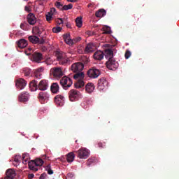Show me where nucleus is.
<instances>
[{
	"label": "nucleus",
	"mask_w": 179,
	"mask_h": 179,
	"mask_svg": "<svg viewBox=\"0 0 179 179\" xmlns=\"http://www.w3.org/2000/svg\"><path fill=\"white\" fill-rule=\"evenodd\" d=\"M80 61H81V64H83L84 66L87 65V64H89V62H90L89 57H87V56H83L81 57Z\"/></svg>",
	"instance_id": "31"
},
{
	"label": "nucleus",
	"mask_w": 179,
	"mask_h": 179,
	"mask_svg": "<svg viewBox=\"0 0 179 179\" xmlns=\"http://www.w3.org/2000/svg\"><path fill=\"white\" fill-rule=\"evenodd\" d=\"M118 62H117L115 59H109L106 62V67L110 71H115V69L118 68Z\"/></svg>",
	"instance_id": "6"
},
{
	"label": "nucleus",
	"mask_w": 179,
	"mask_h": 179,
	"mask_svg": "<svg viewBox=\"0 0 179 179\" xmlns=\"http://www.w3.org/2000/svg\"><path fill=\"white\" fill-rule=\"evenodd\" d=\"M93 57L94 59H96V61H101V59L104 58V53L100 50H98L94 52Z\"/></svg>",
	"instance_id": "18"
},
{
	"label": "nucleus",
	"mask_w": 179,
	"mask_h": 179,
	"mask_svg": "<svg viewBox=\"0 0 179 179\" xmlns=\"http://www.w3.org/2000/svg\"><path fill=\"white\" fill-rule=\"evenodd\" d=\"M27 41L25 39H20L17 42V45L19 47V48H26L27 47Z\"/></svg>",
	"instance_id": "19"
},
{
	"label": "nucleus",
	"mask_w": 179,
	"mask_h": 179,
	"mask_svg": "<svg viewBox=\"0 0 179 179\" xmlns=\"http://www.w3.org/2000/svg\"><path fill=\"white\" fill-rule=\"evenodd\" d=\"M66 27H69V24H66Z\"/></svg>",
	"instance_id": "57"
},
{
	"label": "nucleus",
	"mask_w": 179,
	"mask_h": 179,
	"mask_svg": "<svg viewBox=\"0 0 179 179\" xmlns=\"http://www.w3.org/2000/svg\"><path fill=\"white\" fill-rule=\"evenodd\" d=\"M98 146H99V148H104V146H103V143H98Z\"/></svg>",
	"instance_id": "53"
},
{
	"label": "nucleus",
	"mask_w": 179,
	"mask_h": 179,
	"mask_svg": "<svg viewBox=\"0 0 179 179\" xmlns=\"http://www.w3.org/2000/svg\"><path fill=\"white\" fill-rule=\"evenodd\" d=\"M63 100H64V96H62V95H57L55 97V101L56 104H57L58 106H61V103H62Z\"/></svg>",
	"instance_id": "28"
},
{
	"label": "nucleus",
	"mask_w": 179,
	"mask_h": 179,
	"mask_svg": "<svg viewBox=\"0 0 179 179\" xmlns=\"http://www.w3.org/2000/svg\"><path fill=\"white\" fill-rule=\"evenodd\" d=\"M52 30L53 33H59L62 28L61 27H53Z\"/></svg>",
	"instance_id": "38"
},
{
	"label": "nucleus",
	"mask_w": 179,
	"mask_h": 179,
	"mask_svg": "<svg viewBox=\"0 0 179 179\" xmlns=\"http://www.w3.org/2000/svg\"><path fill=\"white\" fill-rule=\"evenodd\" d=\"M46 170L48 171V174H49L50 176H51V174H54V171H52V169H51V165L50 164H48L47 166H46Z\"/></svg>",
	"instance_id": "37"
},
{
	"label": "nucleus",
	"mask_w": 179,
	"mask_h": 179,
	"mask_svg": "<svg viewBox=\"0 0 179 179\" xmlns=\"http://www.w3.org/2000/svg\"><path fill=\"white\" fill-rule=\"evenodd\" d=\"M29 97H30V95H29V93L27 92H23L18 96V99H19V101H20V103H25V101H29Z\"/></svg>",
	"instance_id": "15"
},
{
	"label": "nucleus",
	"mask_w": 179,
	"mask_h": 179,
	"mask_svg": "<svg viewBox=\"0 0 179 179\" xmlns=\"http://www.w3.org/2000/svg\"><path fill=\"white\" fill-rule=\"evenodd\" d=\"M85 90L87 93H92L94 90V84L93 83H88L85 85Z\"/></svg>",
	"instance_id": "20"
},
{
	"label": "nucleus",
	"mask_w": 179,
	"mask_h": 179,
	"mask_svg": "<svg viewBox=\"0 0 179 179\" xmlns=\"http://www.w3.org/2000/svg\"><path fill=\"white\" fill-rule=\"evenodd\" d=\"M32 59L35 62L40 64L43 61V54L36 52L32 55Z\"/></svg>",
	"instance_id": "16"
},
{
	"label": "nucleus",
	"mask_w": 179,
	"mask_h": 179,
	"mask_svg": "<svg viewBox=\"0 0 179 179\" xmlns=\"http://www.w3.org/2000/svg\"><path fill=\"white\" fill-rule=\"evenodd\" d=\"M73 82L72 79L69 77L64 76L60 80V85L62 86L64 90H67L69 87L72 86Z\"/></svg>",
	"instance_id": "4"
},
{
	"label": "nucleus",
	"mask_w": 179,
	"mask_h": 179,
	"mask_svg": "<svg viewBox=\"0 0 179 179\" xmlns=\"http://www.w3.org/2000/svg\"><path fill=\"white\" fill-rule=\"evenodd\" d=\"M67 2H78V0H66Z\"/></svg>",
	"instance_id": "54"
},
{
	"label": "nucleus",
	"mask_w": 179,
	"mask_h": 179,
	"mask_svg": "<svg viewBox=\"0 0 179 179\" xmlns=\"http://www.w3.org/2000/svg\"><path fill=\"white\" fill-rule=\"evenodd\" d=\"M93 163H94L93 159H89L87 160V166L88 167H90V166H92V164H93Z\"/></svg>",
	"instance_id": "41"
},
{
	"label": "nucleus",
	"mask_w": 179,
	"mask_h": 179,
	"mask_svg": "<svg viewBox=\"0 0 179 179\" xmlns=\"http://www.w3.org/2000/svg\"><path fill=\"white\" fill-rule=\"evenodd\" d=\"M29 87H35L36 90H37V89H38V85H37V81H36L34 80L31 81L29 83Z\"/></svg>",
	"instance_id": "33"
},
{
	"label": "nucleus",
	"mask_w": 179,
	"mask_h": 179,
	"mask_svg": "<svg viewBox=\"0 0 179 179\" xmlns=\"http://www.w3.org/2000/svg\"><path fill=\"white\" fill-rule=\"evenodd\" d=\"M82 96L80 92L76 90H71L69 92V99L70 101H77Z\"/></svg>",
	"instance_id": "5"
},
{
	"label": "nucleus",
	"mask_w": 179,
	"mask_h": 179,
	"mask_svg": "<svg viewBox=\"0 0 179 179\" xmlns=\"http://www.w3.org/2000/svg\"><path fill=\"white\" fill-rule=\"evenodd\" d=\"M85 66L80 62L74 63L71 65V71L76 73L73 75V78L77 80L75 83L76 89H82L85 87V73L82 72Z\"/></svg>",
	"instance_id": "1"
},
{
	"label": "nucleus",
	"mask_w": 179,
	"mask_h": 179,
	"mask_svg": "<svg viewBox=\"0 0 179 179\" xmlns=\"http://www.w3.org/2000/svg\"><path fill=\"white\" fill-rule=\"evenodd\" d=\"M47 178V173H43L41 175V176L39 177V179H45Z\"/></svg>",
	"instance_id": "45"
},
{
	"label": "nucleus",
	"mask_w": 179,
	"mask_h": 179,
	"mask_svg": "<svg viewBox=\"0 0 179 179\" xmlns=\"http://www.w3.org/2000/svg\"><path fill=\"white\" fill-rule=\"evenodd\" d=\"M34 162L36 164V167L43 166V164H44V161H43V159H37L34 161Z\"/></svg>",
	"instance_id": "34"
},
{
	"label": "nucleus",
	"mask_w": 179,
	"mask_h": 179,
	"mask_svg": "<svg viewBox=\"0 0 179 179\" xmlns=\"http://www.w3.org/2000/svg\"><path fill=\"white\" fill-rule=\"evenodd\" d=\"M59 21H57V24H62L64 23V20H62V18H59Z\"/></svg>",
	"instance_id": "48"
},
{
	"label": "nucleus",
	"mask_w": 179,
	"mask_h": 179,
	"mask_svg": "<svg viewBox=\"0 0 179 179\" xmlns=\"http://www.w3.org/2000/svg\"><path fill=\"white\" fill-rule=\"evenodd\" d=\"M50 73H52L56 79H59V78H62V76H64V72H62V69H61V67H55L51 69Z\"/></svg>",
	"instance_id": "7"
},
{
	"label": "nucleus",
	"mask_w": 179,
	"mask_h": 179,
	"mask_svg": "<svg viewBox=\"0 0 179 179\" xmlns=\"http://www.w3.org/2000/svg\"><path fill=\"white\" fill-rule=\"evenodd\" d=\"M24 10L26 12H30V8L29 6H25Z\"/></svg>",
	"instance_id": "52"
},
{
	"label": "nucleus",
	"mask_w": 179,
	"mask_h": 179,
	"mask_svg": "<svg viewBox=\"0 0 179 179\" xmlns=\"http://www.w3.org/2000/svg\"><path fill=\"white\" fill-rule=\"evenodd\" d=\"M77 153V157L79 159H87L89 157V150L86 148H80L78 151H75Z\"/></svg>",
	"instance_id": "8"
},
{
	"label": "nucleus",
	"mask_w": 179,
	"mask_h": 179,
	"mask_svg": "<svg viewBox=\"0 0 179 179\" xmlns=\"http://www.w3.org/2000/svg\"><path fill=\"white\" fill-rule=\"evenodd\" d=\"M66 160L68 163H72V162L75 160V153H73V152H69L66 155Z\"/></svg>",
	"instance_id": "27"
},
{
	"label": "nucleus",
	"mask_w": 179,
	"mask_h": 179,
	"mask_svg": "<svg viewBox=\"0 0 179 179\" xmlns=\"http://www.w3.org/2000/svg\"><path fill=\"white\" fill-rule=\"evenodd\" d=\"M36 72H38L39 73H41V72H43V71H44V69L43 67L38 68L36 70H34Z\"/></svg>",
	"instance_id": "46"
},
{
	"label": "nucleus",
	"mask_w": 179,
	"mask_h": 179,
	"mask_svg": "<svg viewBox=\"0 0 179 179\" xmlns=\"http://www.w3.org/2000/svg\"><path fill=\"white\" fill-rule=\"evenodd\" d=\"M63 38L68 45H73V44H76V43H79V41L82 40V38L80 37L74 38L73 39L71 38L70 34H65L63 35Z\"/></svg>",
	"instance_id": "3"
},
{
	"label": "nucleus",
	"mask_w": 179,
	"mask_h": 179,
	"mask_svg": "<svg viewBox=\"0 0 179 179\" xmlns=\"http://www.w3.org/2000/svg\"><path fill=\"white\" fill-rule=\"evenodd\" d=\"M29 169L32 170V171H38L37 165L34 161H30L28 162Z\"/></svg>",
	"instance_id": "23"
},
{
	"label": "nucleus",
	"mask_w": 179,
	"mask_h": 179,
	"mask_svg": "<svg viewBox=\"0 0 179 179\" xmlns=\"http://www.w3.org/2000/svg\"><path fill=\"white\" fill-rule=\"evenodd\" d=\"M124 57H125L126 59H128V58H129V57H131V51L127 50L124 54Z\"/></svg>",
	"instance_id": "42"
},
{
	"label": "nucleus",
	"mask_w": 179,
	"mask_h": 179,
	"mask_svg": "<svg viewBox=\"0 0 179 179\" xmlns=\"http://www.w3.org/2000/svg\"><path fill=\"white\" fill-rule=\"evenodd\" d=\"M114 57V52H113L111 49L106 50L105 52V57L107 59H113L114 57Z\"/></svg>",
	"instance_id": "21"
},
{
	"label": "nucleus",
	"mask_w": 179,
	"mask_h": 179,
	"mask_svg": "<svg viewBox=\"0 0 179 179\" xmlns=\"http://www.w3.org/2000/svg\"><path fill=\"white\" fill-rule=\"evenodd\" d=\"M51 19H52V14L48 13L47 15H46V20L48 22H50L51 20Z\"/></svg>",
	"instance_id": "40"
},
{
	"label": "nucleus",
	"mask_w": 179,
	"mask_h": 179,
	"mask_svg": "<svg viewBox=\"0 0 179 179\" xmlns=\"http://www.w3.org/2000/svg\"><path fill=\"white\" fill-rule=\"evenodd\" d=\"M14 162H15V163H19V157H15L14 159Z\"/></svg>",
	"instance_id": "51"
},
{
	"label": "nucleus",
	"mask_w": 179,
	"mask_h": 179,
	"mask_svg": "<svg viewBox=\"0 0 179 179\" xmlns=\"http://www.w3.org/2000/svg\"><path fill=\"white\" fill-rule=\"evenodd\" d=\"M52 93L57 94L59 92V85L57 83H53L50 87Z\"/></svg>",
	"instance_id": "22"
},
{
	"label": "nucleus",
	"mask_w": 179,
	"mask_h": 179,
	"mask_svg": "<svg viewBox=\"0 0 179 179\" xmlns=\"http://www.w3.org/2000/svg\"><path fill=\"white\" fill-rule=\"evenodd\" d=\"M107 12L106 11V10L101 8L98 10L96 13H95V16L96 17H103V16H106Z\"/></svg>",
	"instance_id": "24"
},
{
	"label": "nucleus",
	"mask_w": 179,
	"mask_h": 179,
	"mask_svg": "<svg viewBox=\"0 0 179 179\" xmlns=\"http://www.w3.org/2000/svg\"><path fill=\"white\" fill-rule=\"evenodd\" d=\"M100 70L96 69V68H92L90 69L87 71V75L89 78H91L92 79H96L100 76Z\"/></svg>",
	"instance_id": "9"
},
{
	"label": "nucleus",
	"mask_w": 179,
	"mask_h": 179,
	"mask_svg": "<svg viewBox=\"0 0 179 179\" xmlns=\"http://www.w3.org/2000/svg\"><path fill=\"white\" fill-rule=\"evenodd\" d=\"M37 1H44V0H37Z\"/></svg>",
	"instance_id": "58"
},
{
	"label": "nucleus",
	"mask_w": 179,
	"mask_h": 179,
	"mask_svg": "<svg viewBox=\"0 0 179 179\" xmlns=\"http://www.w3.org/2000/svg\"><path fill=\"white\" fill-rule=\"evenodd\" d=\"M86 34H87V36H93L94 33L92 32L91 31H87L86 32Z\"/></svg>",
	"instance_id": "50"
},
{
	"label": "nucleus",
	"mask_w": 179,
	"mask_h": 179,
	"mask_svg": "<svg viewBox=\"0 0 179 179\" xmlns=\"http://www.w3.org/2000/svg\"><path fill=\"white\" fill-rule=\"evenodd\" d=\"M50 95L46 92H41L38 94V99L40 100L41 103L45 101V100H48Z\"/></svg>",
	"instance_id": "17"
},
{
	"label": "nucleus",
	"mask_w": 179,
	"mask_h": 179,
	"mask_svg": "<svg viewBox=\"0 0 179 179\" xmlns=\"http://www.w3.org/2000/svg\"><path fill=\"white\" fill-rule=\"evenodd\" d=\"M76 24L77 27H82L83 24V17H78L76 19Z\"/></svg>",
	"instance_id": "30"
},
{
	"label": "nucleus",
	"mask_w": 179,
	"mask_h": 179,
	"mask_svg": "<svg viewBox=\"0 0 179 179\" xmlns=\"http://www.w3.org/2000/svg\"><path fill=\"white\" fill-rule=\"evenodd\" d=\"M28 178H29V179H33V178H34V174H33V173H29V174L28 175Z\"/></svg>",
	"instance_id": "49"
},
{
	"label": "nucleus",
	"mask_w": 179,
	"mask_h": 179,
	"mask_svg": "<svg viewBox=\"0 0 179 179\" xmlns=\"http://www.w3.org/2000/svg\"><path fill=\"white\" fill-rule=\"evenodd\" d=\"M55 6H56L57 9H60V10H62V8H64V4L59 1H56L55 3Z\"/></svg>",
	"instance_id": "35"
},
{
	"label": "nucleus",
	"mask_w": 179,
	"mask_h": 179,
	"mask_svg": "<svg viewBox=\"0 0 179 179\" xmlns=\"http://www.w3.org/2000/svg\"><path fill=\"white\" fill-rule=\"evenodd\" d=\"M27 85V82L25 81L23 78H19L16 80L15 86L17 87V89H20V90H22V89H24Z\"/></svg>",
	"instance_id": "11"
},
{
	"label": "nucleus",
	"mask_w": 179,
	"mask_h": 179,
	"mask_svg": "<svg viewBox=\"0 0 179 179\" xmlns=\"http://www.w3.org/2000/svg\"><path fill=\"white\" fill-rule=\"evenodd\" d=\"M49 13H50L51 15H55V13H57V9H55V8H51Z\"/></svg>",
	"instance_id": "44"
},
{
	"label": "nucleus",
	"mask_w": 179,
	"mask_h": 179,
	"mask_svg": "<svg viewBox=\"0 0 179 179\" xmlns=\"http://www.w3.org/2000/svg\"><path fill=\"white\" fill-rule=\"evenodd\" d=\"M73 8V5L72 3H69V5H64L62 7V10H69V9H72Z\"/></svg>",
	"instance_id": "36"
},
{
	"label": "nucleus",
	"mask_w": 179,
	"mask_h": 179,
	"mask_svg": "<svg viewBox=\"0 0 179 179\" xmlns=\"http://www.w3.org/2000/svg\"><path fill=\"white\" fill-rule=\"evenodd\" d=\"M32 31L34 34H36V36H41V34L43 33V28H39L36 26L33 27Z\"/></svg>",
	"instance_id": "25"
},
{
	"label": "nucleus",
	"mask_w": 179,
	"mask_h": 179,
	"mask_svg": "<svg viewBox=\"0 0 179 179\" xmlns=\"http://www.w3.org/2000/svg\"><path fill=\"white\" fill-rule=\"evenodd\" d=\"M45 43V41H44V38H39V41H38V44H44Z\"/></svg>",
	"instance_id": "47"
},
{
	"label": "nucleus",
	"mask_w": 179,
	"mask_h": 179,
	"mask_svg": "<svg viewBox=\"0 0 179 179\" xmlns=\"http://www.w3.org/2000/svg\"><path fill=\"white\" fill-rule=\"evenodd\" d=\"M56 57L60 65H68V64H71V60H69V58L66 57V55L64 52L57 51Z\"/></svg>",
	"instance_id": "2"
},
{
	"label": "nucleus",
	"mask_w": 179,
	"mask_h": 179,
	"mask_svg": "<svg viewBox=\"0 0 179 179\" xmlns=\"http://www.w3.org/2000/svg\"><path fill=\"white\" fill-rule=\"evenodd\" d=\"M34 73L35 75V78H37V79H40V76H41V73H38V71H34Z\"/></svg>",
	"instance_id": "43"
},
{
	"label": "nucleus",
	"mask_w": 179,
	"mask_h": 179,
	"mask_svg": "<svg viewBox=\"0 0 179 179\" xmlns=\"http://www.w3.org/2000/svg\"><path fill=\"white\" fill-rule=\"evenodd\" d=\"M38 90L44 91L48 89V81L47 80H42L38 85Z\"/></svg>",
	"instance_id": "14"
},
{
	"label": "nucleus",
	"mask_w": 179,
	"mask_h": 179,
	"mask_svg": "<svg viewBox=\"0 0 179 179\" xmlns=\"http://www.w3.org/2000/svg\"><path fill=\"white\" fill-rule=\"evenodd\" d=\"M27 20L31 26H34L36 23H37V18L36 17V15L34 14L30 13L27 16Z\"/></svg>",
	"instance_id": "12"
},
{
	"label": "nucleus",
	"mask_w": 179,
	"mask_h": 179,
	"mask_svg": "<svg viewBox=\"0 0 179 179\" xmlns=\"http://www.w3.org/2000/svg\"><path fill=\"white\" fill-rule=\"evenodd\" d=\"M96 51V44L93 43H88L85 49V54H90V52H94Z\"/></svg>",
	"instance_id": "13"
},
{
	"label": "nucleus",
	"mask_w": 179,
	"mask_h": 179,
	"mask_svg": "<svg viewBox=\"0 0 179 179\" xmlns=\"http://www.w3.org/2000/svg\"><path fill=\"white\" fill-rule=\"evenodd\" d=\"M103 34H110L111 33V31H110V28L107 27H104L103 28Z\"/></svg>",
	"instance_id": "39"
},
{
	"label": "nucleus",
	"mask_w": 179,
	"mask_h": 179,
	"mask_svg": "<svg viewBox=\"0 0 179 179\" xmlns=\"http://www.w3.org/2000/svg\"><path fill=\"white\" fill-rule=\"evenodd\" d=\"M22 163H23V164H27V163H29V155L28 154L22 155Z\"/></svg>",
	"instance_id": "32"
},
{
	"label": "nucleus",
	"mask_w": 179,
	"mask_h": 179,
	"mask_svg": "<svg viewBox=\"0 0 179 179\" xmlns=\"http://www.w3.org/2000/svg\"><path fill=\"white\" fill-rule=\"evenodd\" d=\"M24 26V24H20V27H23Z\"/></svg>",
	"instance_id": "56"
},
{
	"label": "nucleus",
	"mask_w": 179,
	"mask_h": 179,
	"mask_svg": "<svg viewBox=\"0 0 179 179\" xmlns=\"http://www.w3.org/2000/svg\"><path fill=\"white\" fill-rule=\"evenodd\" d=\"M22 73H24V76H30V75H31V69L25 67L22 69Z\"/></svg>",
	"instance_id": "29"
},
{
	"label": "nucleus",
	"mask_w": 179,
	"mask_h": 179,
	"mask_svg": "<svg viewBox=\"0 0 179 179\" xmlns=\"http://www.w3.org/2000/svg\"><path fill=\"white\" fill-rule=\"evenodd\" d=\"M68 177H73V175L72 173H68Z\"/></svg>",
	"instance_id": "55"
},
{
	"label": "nucleus",
	"mask_w": 179,
	"mask_h": 179,
	"mask_svg": "<svg viewBox=\"0 0 179 179\" xmlns=\"http://www.w3.org/2000/svg\"><path fill=\"white\" fill-rule=\"evenodd\" d=\"M108 86V81L106 80V78H102L98 81V89L99 90H104L106 87Z\"/></svg>",
	"instance_id": "10"
},
{
	"label": "nucleus",
	"mask_w": 179,
	"mask_h": 179,
	"mask_svg": "<svg viewBox=\"0 0 179 179\" xmlns=\"http://www.w3.org/2000/svg\"><path fill=\"white\" fill-rule=\"evenodd\" d=\"M28 39L30 41V43H32V44H38L39 38L37 37L36 36H34V35L29 36L28 37Z\"/></svg>",
	"instance_id": "26"
}]
</instances>
